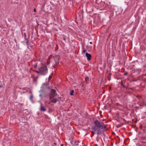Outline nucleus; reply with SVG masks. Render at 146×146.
<instances>
[{"mask_svg": "<svg viewBox=\"0 0 146 146\" xmlns=\"http://www.w3.org/2000/svg\"><path fill=\"white\" fill-rule=\"evenodd\" d=\"M24 36H25V39L27 41V42L28 43V40H27V39L26 38V35L25 33H24Z\"/></svg>", "mask_w": 146, "mask_h": 146, "instance_id": "9", "label": "nucleus"}, {"mask_svg": "<svg viewBox=\"0 0 146 146\" xmlns=\"http://www.w3.org/2000/svg\"><path fill=\"white\" fill-rule=\"evenodd\" d=\"M51 57V55H50V56H49V57H48V58H50Z\"/></svg>", "mask_w": 146, "mask_h": 146, "instance_id": "20", "label": "nucleus"}, {"mask_svg": "<svg viewBox=\"0 0 146 146\" xmlns=\"http://www.w3.org/2000/svg\"><path fill=\"white\" fill-rule=\"evenodd\" d=\"M90 44H92V42H90Z\"/></svg>", "mask_w": 146, "mask_h": 146, "instance_id": "21", "label": "nucleus"}, {"mask_svg": "<svg viewBox=\"0 0 146 146\" xmlns=\"http://www.w3.org/2000/svg\"><path fill=\"white\" fill-rule=\"evenodd\" d=\"M56 95L57 94L56 93L55 90L52 89L49 96V99L51 102L54 103H56L57 101V98H55Z\"/></svg>", "mask_w": 146, "mask_h": 146, "instance_id": "2", "label": "nucleus"}, {"mask_svg": "<svg viewBox=\"0 0 146 146\" xmlns=\"http://www.w3.org/2000/svg\"><path fill=\"white\" fill-rule=\"evenodd\" d=\"M36 72L37 73H40V72L39 70V71H36Z\"/></svg>", "mask_w": 146, "mask_h": 146, "instance_id": "18", "label": "nucleus"}, {"mask_svg": "<svg viewBox=\"0 0 146 146\" xmlns=\"http://www.w3.org/2000/svg\"><path fill=\"white\" fill-rule=\"evenodd\" d=\"M127 72H126L124 74V75H127Z\"/></svg>", "mask_w": 146, "mask_h": 146, "instance_id": "16", "label": "nucleus"}, {"mask_svg": "<svg viewBox=\"0 0 146 146\" xmlns=\"http://www.w3.org/2000/svg\"><path fill=\"white\" fill-rule=\"evenodd\" d=\"M89 77H86L85 78V80L86 82H87L88 80Z\"/></svg>", "mask_w": 146, "mask_h": 146, "instance_id": "12", "label": "nucleus"}, {"mask_svg": "<svg viewBox=\"0 0 146 146\" xmlns=\"http://www.w3.org/2000/svg\"><path fill=\"white\" fill-rule=\"evenodd\" d=\"M48 104H50V102H48Z\"/></svg>", "mask_w": 146, "mask_h": 146, "instance_id": "23", "label": "nucleus"}, {"mask_svg": "<svg viewBox=\"0 0 146 146\" xmlns=\"http://www.w3.org/2000/svg\"><path fill=\"white\" fill-rule=\"evenodd\" d=\"M87 52L86 50H84L82 51V54H83L85 53L86 52Z\"/></svg>", "mask_w": 146, "mask_h": 146, "instance_id": "15", "label": "nucleus"}, {"mask_svg": "<svg viewBox=\"0 0 146 146\" xmlns=\"http://www.w3.org/2000/svg\"><path fill=\"white\" fill-rule=\"evenodd\" d=\"M49 78H50V77H49Z\"/></svg>", "mask_w": 146, "mask_h": 146, "instance_id": "26", "label": "nucleus"}, {"mask_svg": "<svg viewBox=\"0 0 146 146\" xmlns=\"http://www.w3.org/2000/svg\"><path fill=\"white\" fill-rule=\"evenodd\" d=\"M40 110L41 111H45L46 110V109L43 106L42 103H40Z\"/></svg>", "mask_w": 146, "mask_h": 146, "instance_id": "4", "label": "nucleus"}, {"mask_svg": "<svg viewBox=\"0 0 146 146\" xmlns=\"http://www.w3.org/2000/svg\"><path fill=\"white\" fill-rule=\"evenodd\" d=\"M87 58L88 60H90L91 58V55H86Z\"/></svg>", "mask_w": 146, "mask_h": 146, "instance_id": "5", "label": "nucleus"}, {"mask_svg": "<svg viewBox=\"0 0 146 146\" xmlns=\"http://www.w3.org/2000/svg\"><path fill=\"white\" fill-rule=\"evenodd\" d=\"M86 55H91V54H88L87 52H86Z\"/></svg>", "mask_w": 146, "mask_h": 146, "instance_id": "17", "label": "nucleus"}, {"mask_svg": "<svg viewBox=\"0 0 146 146\" xmlns=\"http://www.w3.org/2000/svg\"><path fill=\"white\" fill-rule=\"evenodd\" d=\"M74 92V90H72L71 91V92H70V94L71 96H72L73 95V93Z\"/></svg>", "mask_w": 146, "mask_h": 146, "instance_id": "8", "label": "nucleus"}, {"mask_svg": "<svg viewBox=\"0 0 146 146\" xmlns=\"http://www.w3.org/2000/svg\"><path fill=\"white\" fill-rule=\"evenodd\" d=\"M38 70H40V74L43 75L46 74L48 72L47 68L44 66H43L39 68H38Z\"/></svg>", "mask_w": 146, "mask_h": 146, "instance_id": "3", "label": "nucleus"}, {"mask_svg": "<svg viewBox=\"0 0 146 146\" xmlns=\"http://www.w3.org/2000/svg\"><path fill=\"white\" fill-rule=\"evenodd\" d=\"M61 38L64 40L65 42H66V39L65 37L62 36V37Z\"/></svg>", "mask_w": 146, "mask_h": 146, "instance_id": "13", "label": "nucleus"}, {"mask_svg": "<svg viewBox=\"0 0 146 146\" xmlns=\"http://www.w3.org/2000/svg\"><path fill=\"white\" fill-rule=\"evenodd\" d=\"M36 62L35 64L33 65L34 67L35 68H36L37 67V65L38 62Z\"/></svg>", "mask_w": 146, "mask_h": 146, "instance_id": "6", "label": "nucleus"}, {"mask_svg": "<svg viewBox=\"0 0 146 146\" xmlns=\"http://www.w3.org/2000/svg\"><path fill=\"white\" fill-rule=\"evenodd\" d=\"M36 10L35 8L34 10V11L35 12H36Z\"/></svg>", "mask_w": 146, "mask_h": 146, "instance_id": "19", "label": "nucleus"}, {"mask_svg": "<svg viewBox=\"0 0 146 146\" xmlns=\"http://www.w3.org/2000/svg\"><path fill=\"white\" fill-rule=\"evenodd\" d=\"M33 97V95H31L30 97V99L32 101Z\"/></svg>", "mask_w": 146, "mask_h": 146, "instance_id": "11", "label": "nucleus"}, {"mask_svg": "<svg viewBox=\"0 0 146 146\" xmlns=\"http://www.w3.org/2000/svg\"><path fill=\"white\" fill-rule=\"evenodd\" d=\"M97 131V134L98 135H99L100 134V130L98 128H97V130H96Z\"/></svg>", "mask_w": 146, "mask_h": 146, "instance_id": "7", "label": "nucleus"}, {"mask_svg": "<svg viewBox=\"0 0 146 146\" xmlns=\"http://www.w3.org/2000/svg\"><path fill=\"white\" fill-rule=\"evenodd\" d=\"M74 144L76 145H78V142H74Z\"/></svg>", "mask_w": 146, "mask_h": 146, "instance_id": "14", "label": "nucleus"}, {"mask_svg": "<svg viewBox=\"0 0 146 146\" xmlns=\"http://www.w3.org/2000/svg\"><path fill=\"white\" fill-rule=\"evenodd\" d=\"M2 87L0 85V88H1Z\"/></svg>", "mask_w": 146, "mask_h": 146, "instance_id": "24", "label": "nucleus"}, {"mask_svg": "<svg viewBox=\"0 0 146 146\" xmlns=\"http://www.w3.org/2000/svg\"><path fill=\"white\" fill-rule=\"evenodd\" d=\"M54 61H55V62H56V60L55 59H54Z\"/></svg>", "mask_w": 146, "mask_h": 146, "instance_id": "25", "label": "nucleus"}, {"mask_svg": "<svg viewBox=\"0 0 146 146\" xmlns=\"http://www.w3.org/2000/svg\"><path fill=\"white\" fill-rule=\"evenodd\" d=\"M58 49V46L57 44H56V47H55V51H57Z\"/></svg>", "mask_w": 146, "mask_h": 146, "instance_id": "10", "label": "nucleus"}, {"mask_svg": "<svg viewBox=\"0 0 146 146\" xmlns=\"http://www.w3.org/2000/svg\"><path fill=\"white\" fill-rule=\"evenodd\" d=\"M57 58H59V55H58L57 56Z\"/></svg>", "mask_w": 146, "mask_h": 146, "instance_id": "22", "label": "nucleus"}, {"mask_svg": "<svg viewBox=\"0 0 146 146\" xmlns=\"http://www.w3.org/2000/svg\"><path fill=\"white\" fill-rule=\"evenodd\" d=\"M95 126L92 127V129L94 131H96L98 127L104 129L106 128L105 125L102 122H100L98 120L95 121L94 122Z\"/></svg>", "mask_w": 146, "mask_h": 146, "instance_id": "1", "label": "nucleus"}]
</instances>
